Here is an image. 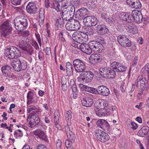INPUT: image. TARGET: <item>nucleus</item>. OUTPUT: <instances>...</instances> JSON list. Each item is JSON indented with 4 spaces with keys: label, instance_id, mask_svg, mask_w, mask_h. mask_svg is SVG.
<instances>
[{
    "label": "nucleus",
    "instance_id": "1",
    "mask_svg": "<svg viewBox=\"0 0 149 149\" xmlns=\"http://www.w3.org/2000/svg\"><path fill=\"white\" fill-rule=\"evenodd\" d=\"M14 24L17 30L22 31L26 29L28 25V20L24 16H18L14 19Z\"/></svg>",
    "mask_w": 149,
    "mask_h": 149
},
{
    "label": "nucleus",
    "instance_id": "2",
    "mask_svg": "<svg viewBox=\"0 0 149 149\" xmlns=\"http://www.w3.org/2000/svg\"><path fill=\"white\" fill-rule=\"evenodd\" d=\"M11 21L7 20L3 23L0 26L1 36L2 37L8 38L12 30Z\"/></svg>",
    "mask_w": 149,
    "mask_h": 149
},
{
    "label": "nucleus",
    "instance_id": "3",
    "mask_svg": "<svg viewBox=\"0 0 149 149\" xmlns=\"http://www.w3.org/2000/svg\"><path fill=\"white\" fill-rule=\"evenodd\" d=\"M6 55L9 59L19 57L21 55L19 49L15 47L11 46L6 49Z\"/></svg>",
    "mask_w": 149,
    "mask_h": 149
},
{
    "label": "nucleus",
    "instance_id": "4",
    "mask_svg": "<svg viewBox=\"0 0 149 149\" xmlns=\"http://www.w3.org/2000/svg\"><path fill=\"white\" fill-rule=\"evenodd\" d=\"M99 73L103 77L106 78H113L116 75L115 71L107 67H102L99 69Z\"/></svg>",
    "mask_w": 149,
    "mask_h": 149
},
{
    "label": "nucleus",
    "instance_id": "5",
    "mask_svg": "<svg viewBox=\"0 0 149 149\" xmlns=\"http://www.w3.org/2000/svg\"><path fill=\"white\" fill-rule=\"evenodd\" d=\"M66 29L70 31H76L80 28V24L79 21L74 19L67 22L65 25Z\"/></svg>",
    "mask_w": 149,
    "mask_h": 149
},
{
    "label": "nucleus",
    "instance_id": "6",
    "mask_svg": "<svg viewBox=\"0 0 149 149\" xmlns=\"http://www.w3.org/2000/svg\"><path fill=\"white\" fill-rule=\"evenodd\" d=\"M117 41L122 46L125 47H136L134 45H132L131 42L125 35H119L117 37Z\"/></svg>",
    "mask_w": 149,
    "mask_h": 149
},
{
    "label": "nucleus",
    "instance_id": "7",
    "mask_svg": "<svg viewBox=\"0 0 149 149\" xmlns=\"http://www.w3.org/2000/svg\"><path fill=\"white\" fill-rule=\"evenodd\" d=\"M95 135L97 139L102 142L107 141L109 139V135L101 130H96Z\"/></svg>",
    "mask_w": 149,
    "mask_h": 149
},
{
    "label": "nucleus",
    "instance_id": "8",
    "mask_svg": "<svg viewBox=\"0 0 149 149\" xmlns=\"http://www.w3.org/2000/svg\"><path fill=\"white\" fill-rule=\"evenodd\" d=\"M73 65L75 70L78 72H83L86 68V65L84 61L79 59L74 60Z\"/></svg>",
    "mask_w": 149,
    "mask_h": 149
},
{
    "label": "nucleus",
    "instance_id": "9",
    "mask_svg": "<svg viewBox=\"0 0 149 149\" xmlns=\"http://www.w3.org/2000/svg\"><path fill=\"white\" fill-rule=\"evenodd\" d=\"M89 11L87 9L84 7L82 8L76 12L75 18L78 20H81L89 15Z\"/></svg>",
    "mask_w": 149,
    "mask_h": 149
},
{
    "label": "nucleus",
    "instance_id": "10",
    "mask_svg": "<svg viewBox=\"0 0 149 149\" xmlns=\"http://www.w3.org/2000/svg\"><path fill=\"white\" fill-rule=\"evenodd\" d=\"M87 36L86 34L83 33L76 32L72 34V38L75 41L81 44L84 41H86L84 39V38L87 37Z\"/></svg>",
    "mask_w": 149,
    "mask_h": 149
},
{
    "label": "nucleus",
    "instance_id": "11",
    "mask_svg": "<svg viewBox=\"0 0 149 149\" xmlns=\"http://www.w3.org/2000/svg\"><path fill=\"white\" fill-rule=\"evenodd\" d=\"M72 126L65 125V127L68 139L72 143H73L75 139V134L73 132Z\"/></svg>",
    "mask_w": 149,
    "mask_h": 149
},
{
    "label": "nucleus",
    "instance_id": "12",
    "mask_svg": "<svg viewBox=\"0 0 149 149\" xmlns=\"http://www.w3.org/2000/svg\"><path fill=\"white\" fill-rule=\"evenodd\" d=\"M132 22L134 20L135 22L140 23L142 21L143 16L141 13L137 10H133L132 12Z\"/></svg>",
    "mask_w": 149,
    "mask_h": 149
},
{
    "label": "nucleus",
    "instance_id": "13",
    "mask_svg": "<svg viewBox=\"0 0 149 149\" xmlns=\"http://www.w3.org/2000/svg\"><path fill=\"white\" fill-rule=\"evenodd\" d=\"M95 29L97 34L101 35L107 33L109 31V30L106 25L100 23L96 26Z\"/></svg>",
    "mask_w": 149,
    "mask_h": 149
},
{
    "label": "nucleus",
    "instance_id": "14",
    "mask_svg": "<svg viewBox=\"0 0 149 149\" xmlns=\"http://www.w3.org/2000/svg\"><path fill=\"white\" fill-rule=\"evenodd\" d=\"M80 75L83 77L81 78L82 80L86 83L91 81L93 77V72L89 71L83 72Z\"/></svg>",
    "mask_w": 149,
    "mask_h": 149
},
{
    "label": "nucleus",
    "instance_id": "15",
    "mask_svg": "<svg viewBox=\"0 0 149 149\" xmlns=\"http://www.w3.org/2000/svg\"><path fill=\"white\" fill-rule=\"evenodd\" d=\"M111 66L113 69L117 72L125 71L126 69V67L123 64L118 62H112L111 64Z\"/></svg>",
    "mask_w": 149,
    "mask_h": 149
},
{
    "label": "nucleus",
    "instance_id": "16",
    "mask_svg": "<svg viewBox=\"0 0 149 149\" xmlns=\"http://www.w3.org/2000/svg\"><path fill=\"white\" fill-rule=\"evenodd\" d=\"M97 125L101 128L104 131H109L110 129V125L106 120L103 119H100L96 123Z\"/></svg>",
    "mask_w": 149,
    "mask_h": 149
},
{
    "label": "nucleus",
    "instance_id": "17",
    "mask_svg": "<svg viewBox=\"0 0 149 149\" xmlns=\"http://www.w3.org/2000/svg\"><path fill=\"white\" fill-rule=\"evenodd\" d=\"M97 93L102 95L107 96L110 93L109 90L104 86H101L97 87L96 89Z\"/></svg>",
    "mask_w": 149,
    "mask_h": 149
},
{
    "label": "nucleus",
    "instance_id": "18",
    "mask_svg": "<svg viewBox=\"0 0 149 149\" xmlns=\"http://www.w3.org/2000/svg\"><path fill=\"white\" fill-rule=\"evenodd\" d=\"M27 12L29 14H33L35 13L37 10L35 3L29 2L26 7Z\"/></svg>",
    "mask_w": 149,
    "mask_h": 149
},
{
    "label": "nucleus",
    "instance_id": "19",
    "mask_svg": "<svg viewBox=\"0 0 149 149\" xmlns=\"http://www.w3.org/2000/svg\"><path fill=\"white\" fill-rule=\"evenodd\" d=\"M33 114H31L29 124L31 125L36 126L39 123L40 120L38 116Z\"/></svg>",
    "mask_w": 149,
    "mask_h": 149
},
{
    "label": "nucleus",
    "instance_id": "20",
    "mask_svg": "<svg viewBox=\"0 0 149 149\" xmlns=\"http://www.w3.org/2000/svg\"><path fill=\"white\" fill-rule=\"evenodd\" d=\"M79 45V48L83 52L88 54H90L91 53V49L89 47L88 44L82 43Z\"/></svg>",
    "mask_w": 149,
    "mask_h": 149
},
{
    "label": "nucleus",
    "instance_id": "21",
    "mask_svg": "<svg viewBox=\"0 0 149 149\" xmlns=\"http://www.w3.org/2000/svg\"><path fill=\"white\" fill-rule=\"evenodd\" d=\"M33 133L34 135L38 136L40 138L45 141H47L48 140L43 131L38 129L34 131Z\"/></svg>",
    "mask_w": 149,
    "mask_h": 149
},
{
    "label": "nucleus",
    "instance_id": "22",
    "mask_svg": "<svg viewBox=\"0 0 149 149\" xmlns=\"http://www.w3.org/2000/svg\"><path fill=\"white\" fill-rule=\"evenodd\" d=\"M82 105L86 107H90L93 103V100L90 97H86L81 100Z\"/></svg>",
    "mask_w": 149,
    "mask_h": 149
},
{
    "label": "nucleus",
    "instance_id": "23",
    "mask_svg": "<svg viewBox=\"0 0 149 149\" xmlns=\"http://www.w3.org/2000/svg\"><path fill=\"white\" fill-rule=\"evenodd\" d=\"M66 71L67 75L70 76L73 75V68L72 64L68 62L66 63Z\"/></svg>",
    "mask_w": 149,
    "mask_h": 149
},
{
    "label": "nucleus",
    "instance_id": "24",
    "mask_svg": "<svg viewBox=\"0 0 149 149\" xmlns=\"http://www.w3.org/2000/svg\"><path fill=\"white\" fill-rule=\"evenodd\" d=\"M120 19L124 21H127L128 22L131 23L132 22L131 15H128L126 13H122L120 15Z\"/></svg>",
    "mask_w": 149,
    "mask_h": 149
},
{
    "label": "nucleus",
    "instance_id": "25",
    "mask_svg": "<svg viewBox=\"0 0 149 149\" xmlns=\"http://www.w3.org/2000/svg\"><path fill=\"white\" fill-rule=\"evenodd\" d=\"M19 59H15L11 63V65L14 70L17 72L21 71Z\"/></svg>",
    "mask_w": 149,
    "mask_h": 149
},
{
    "label": "nucleus",
    "instance_id": "26",
    "mask_svg": "<svg viewBox=\"0 0 149 149\" xmlns=\"http://www.w3.org/2000/svg\"><path fill=\"white\" fill-rule=\"evenodd\" d=\"M149 130V127L148 126H143L140 129L138 132V136L143 137L146 135Z\"/></svg>",
    "mask_w": 149,
    "mask_h": 149
},
{
    "label": "nucleus",
    "instance_id": "27",
    "mask_svg": "<svg viewBox=\"0 0 149 149\" xmlns=\"http://www.w3.org/2000/svg\"><path fill=\"white\" fill-rule=\"evenodd\" d=\"M90 60L94 61L95 63L100 62L102 59V56L98 54H93L91 55L90 57Z\"/></svg>",
    "mask_w": 149,
    "mask_h": 149
},
{
    "label": "nucleus",
    "instance_id": "28",
    "mask_svg": "<svg viewBox=\"0 0 149 149\" xmlns=\"http://www.w3.org/2000/svg\"><path fill=\"white\" fill-rule=\"evenodd\" d=\"M64 7V8L66 9V12H68L72 15L74 16L75 13V7L73 5L68 6L65 4L63 6Z\"/></svg>",
    "mask_w": 149,
    "mask_h": 149
},
{
    "label": "nucleus",
    "instance_id": "29",
    "mask_svg": "<svg viewBox=\"0 0 149 149\" xmlns=\"http://www.w3.org/2000/svg\"><path fill=\"white\" fill-rule=\"evenodd\" d=\"M61 16L63 20L68 21V22L73 19L72 18L73 16L68 13V12H66V11H64V12H62Z\"/></svg>",
    "mask_w": 149,
    "mask_h": 149
},
{
    "label": "nucleus",
    "instance_id": "30",
    "mask_svg": "<svg viewBox=\"0 0 149 149\" xmlns=\"http://www.w3.org/2000/svg\"><path fill=\"white\" fill-rule=\"evenodd\" d=\"M72 113L71 111L69 110L67 111L66 115H65V119L67 121V124L66 125H68L69 126H72L71 123V119L72 118Z\"/></svg>",
    "mask_w": 149,
    "mask_h": 149
},
{
    "label": "nucleus",
    "instance_id": "31",
    "mask_svg": "<svg viewBox=\"0 0 149 149\" xmlns=\"http://www.w3.org/2000/svg\"><path fill=\"white\" fill-rule=\"evenodd\" d=\"M96 45L95 49L94 50L95 52L100 53L103 52L104 48L101 43L97 42Z\"/></svg>",
    "mask_w": 149,
    "mask_h": 149
},
{
    "label": "nucleus",
    "instance_id": "32",
    "mask_svg": "<svg viewBox=\"0 0 149 149\" xmlns=\"http://www.w3.org/2000/svg\"><path fill=\"white\" fill-rule=\"evenodd\" d=\"M18 59L21 71L26 69L27 67V62L23 59L24 58H21Z\"/></svg>",
    "mask_w": 149,
    "mask_h": 149
},
{
    "label": "nucleus",
    "instance_id": "33",
    "mask_svg": "<svg viewBox=\"0 0 149 149\" xmlns=\"http://www.w3.org/2000/svg\"><path fill=\"white\" fill-rule=\"evenodd\" d=\"M128 28L129 29V31L130 33L135 34L136 33L138 32L137 27L136 26L133 25L131 23L128 25Z\"/></svg>",
    "mask_w": 149,
    "mask_h": 149
},
{
    "label": "nucleus",
    "instance_id": "34",
    "mask_svg": "<svg viewBox=\"0 0 149 149\" xmlns=\"http://www.w3.org/2000/svg\"><path fill=\"white\" fill-rule=\"evenodd\" d=\"M131 7L136 9H139L141 7V4L139 0H134Z\"/></svg>",
    "mask_w": 149,
    "mask_h": 149
},
{
    "label": "nucleus",
    "instance_id": "35",
    "mask_svg": "<svg viewBox=\"0 0 149 149\" xmlns=\"http://www.w3.org/2000/svg\"><path fill=\"white\" fill-rule=\"evenodd\" d=\"M23 50L26 51L27 54L29 55H32L33 53V48L30 45H26L25 47L24 48H23Z\"/></svg>",
    "mask_w": 149,
    "mask_h": 149
},
{
    "label": "nucleus",
    "instance_id": "36",
    "mask_svg": "<svg viewBox=\"0 0 149 149\" xmlns=\"http://www.w3.org/2000/svg\"><path fill=\"white\" fill-rule=\"evenodd\" d=\"M27 111L29 113L31 111L32 112V113H30V115L31 114L37 115L38 114H39L40 112V111H38V110L37 109L36 107L33 106L29 107L28 108Z\"/></svg>",
    "mask_w": 149,
    "mask_h": 149
},
{
    "label": "nucleus",
    "instance_id": "37",
    "mask_svg": "<svg viewBox=\"0 0 149 149\" xmlns=\"http://www.w3.org/2000/svg\"><path fill=\"white\" fill-rule=\"evenodd\" d=\"M26 38L24 36H22L21 38L19 40V47L23 49V48H24L26 46L25 45L26 44Z\"/></svg>",
    "mask_w": 149,
    "mask_h": 149
},
{
    "label": "nucleus",
    "instance_id": "38",
    "mask_svg": "<svg viewBox=\"0 0 149 149\" xmlns=\"http://www.w3.org/2000/svg\"><path fill=\"white\" fill-rule=\"evenodd\" d=\"M51 7L56 9L58 11L60 10V5L58 2L55 0H53L51 2Z\"/></svg>",
    "mask_w": 149,
    "mask_h": 149
},
{
    "label": "nucleus",
    "instance_id": "39",
    "mask_svg": "<svg viewBox=\"0 0 149 149\" xmlns=\"http://www.w3.org/2000/svg\"><path fill=\"white\" fill-rule=\"evenodd\" d=\"M146 79L145 78H143V80L137 82V86L140 89L146 88Z\"/></svg>",
    "mask_w": 149,
    "mask_h": 149
},
{
    "label": "nucleus",
    "instance_id": "40",
    "mask_svg": "<svg viewBox=\"0 0 149 149\" xmlns=\"http://www.w3.org/2000/svg\"><path fill=\"white\" fill-rule=\"evenodd\" d=\"M92 17V16H88L83 19V22L84 23L85 25L88 26H91Z\"/></svg>",
    "mask_w": 149,
    "mask_h": 149
},
{
    "label": "nucleus",
    "instance_id": "41",
    "mask_svg": "<svg viewBox=\"0 0 149 149\" xmlns=\"http://www.w3.org/2000/svg\"><path fill=\"white\" fill-rule=\"evenodd\" d=\"M33 93L31 91H29L28 92L27 94V104H29L32 103L33 97Z\"/></svg>",
    "mask_w": 149,
    "mask_h": 149
},
{
    "label": "nucleus",
    "instance_id": "42",
    "mask_svg": "<svg viewBox=\"0 0 149 149\" xmlns=\"http://www.w3.org/2000/svg\"><path fill=\"white\" fill-rule=\"evenodd\" d=\"M102 18H104L105 21L109 24H114L115 22V19L113 17H110L108 18L103 17L102 15Z\"/></svg>",
    "mask_w": 149,
    "mask_h": 149
},
{
    "label": "nucleus",
    "instance_id": "43",
    "mask_svg": "<svg viewBox=\"0 0 149 149\" xmlns=\"http://www.w3.org/2000/svg\"><path fill=\"white\" fill-rule=\"evenodd\" d=\"M97 41H90L88 43L89 47L91 49V52L92 50L94 51V49H95V46L96 45Z\"/></svg>",
    "mask_w": 149,
    "mask_h": 149
},
{
    "label": "nucleus",
    "instance_id": "44",
    "mask_svg": "<svg viewBox=\"0 0 149 149\" xmlns=\"http://www.w3.org/2000/svg\"><path fill=\"white\" fill-rule=\"evenodd\" d=\"M85 88V91H87L89 92L95 94L97 93L96 89L94 88L88 87L87 86H84Z\"/></svg>",
    "mask_w": 149,
    "mask_h": 149
},
{
    "label": "nucleus",
    "instance_id": "45",
    "mask_svg": "<svg viewBox=\"0 0 149 149\" xmlns=\"http://www.w3.org/2000/svg\"><path fill=\"white\" fill-rule=\"evenodd\" d=\"M98 106L100 108V109H108V105L107 103L103 102L102 103L100 102H99V105H98Z\"/></svg>",
    "mask_w": 149,
    "mask_h": 149
},
{
    "label": "nucleus",
    "instance_id": "46",
    "mask_svg": "<svg viewBox=\"0 0 149 149\" xmlns=\"http://www.w3.org/2000/svg\"><path fill=\"white\" fill-rule=\"evenodd\" d=\"M98 20L96 18L94 17H92L91 24V26H95L98 23Z\"/></svg>",
    "mask_w": 149,
    "mask_h": 149
},
{
    "label": "nucleus",
    "instance_id": "47",
    "mask_svg": "<svg viewBox=\"0 0 149 149\" xmlns=\"http://www.w3.org/2000/svg\"><path fill=\"white\" fill-rule=\"evenodd\" d=\"M44 10L43 9L41 8L39 11V19H44Z\"/></svg>",
    "mask_w": 149,
    "mask_h": 149
},
{
    "label": "nucleus",
    "instance_id": "48",
    "mask_svg": "<svg viewBox=\"0 0 149 149\" xmlns=\"http://www.w3.org/2000/svg\"><path fill=\"white\" fill-rule=\"evenodd\" d=\"M71 88L73 92V97L74 98H76L77 94V91L76 85L73 86L71 87Z\"/></svg>",
    "mask_w": 149,
    "mask_h": 149
},
{
    "label": "nucleus",
    "instance_id": "49",
    "mask_svg": "<svg viewBox=\"0 0 149 149\" xmlns=\"http://www.w3.org/2000/svg\"><path fill=\"white\" fill-rule=\"evenodd\" d=\"M141 72L144 73L149 72V63L146 64L145 67L142 69Z\"/></svg>",
    "mask_w": 149,
    "mask_h": 149
},
{
    "label": "nucleus",
    "instance_id": "50",
    "mask_svg": "<svg viewBox=\"0 0 149 149\" xmlns=\"http://www.w3.org/2000/svg\"><path fill=\"white\" fill-rule=\"evenodd\" d=\"M22 0H10L11 3L15 6L19 5Z\"/></svg>",
    "mask_w": 149,
    "mask_h": 149
},
{
    "label": "nucleus",
    "instance_id": "51",
    "mask_svg": "<svg viewBox=\"0 0 149 149\" xmlns=\"http://www.w3.org/2000/svg\"><path fill=\"white\" fill-rule=\"evenodd\" d=\"M58 113V111H57L55 112L54 113V121L55 123V126H56L58 124V121L59 119V116H58L57 114V117H56V113Z\"/></svg>",
    "mask_w": 149,
    "mask_h": 149
},
{
    "label": "nucleus",
    "instance_id": "52",
    "mask_svg": "<svg viewBox=\"0 0 149 149\" xmlns=\"http://www.w3.org/2000/svg\"><path fill=\"white\" fill-rule=\"evenodd\" d=\"M31 43L36 49L38 50L39 49L38 45L36 41L32 40L31 42Z\"/></svg>",
    "mask_w": 149,
    "mask_h": 149
},
{
    "label": "nucleus",
    "instance_id": "53",
    "mask_svg": "<svg viewBox=\"0 0 149 149\" xmlns=\"http://www.w3.org/2000/svg\"><path fill=\"white\" fill-rule=\"evenodd\" d=\"M56 147L57 149H61V141L60 139H58L56 141Z\"/></svg>",
    "mask_w": 149,
    "mask_h": 149
},
{
    "label": "nucleus",
    "instance_id": "54",
    "mask_svg": "<svg viewBox=\"0 0 149 149\" xmlns=\"http://www.w3.org/2000/svg\"><path fill=\"white\" fill-rule=\"evenodd\" d=\"M61 19L60 17L57 19L56 20V22L55 23V25L58 26L59 25L61 26V25H63V23L61 21Z\"/></svg>",
    "mask_w": 149,
    "mask_h": 149
},
{
    "label": "nucleus",
    "instance_id": "55",
    "mask_svg": "<svg viewBox=\"0 0 149 149\" xmlns=\"http://www.w3.org/2000/svg\"><path fill=\"white\" fill-rule=\"evenodd\" d=\"M131 128L133 130L136 129L138 127L137 124L135 123L132 122L131 123Z\"/></svg>",
    "mask_w": 149,
    "mask_h": 149
},
{
    "label": "nucleus",
    "instance_id": "56",
    "mask_svg": "<svg viewBox=\"0 0 149 149\" xmlns=\"http://www.w3.org/2000/svg\"><path fill=\"white\" fill-rule=\"evenodd\" d=\"M14 134L15 136L17 138L19 137H21L23 136L22 133V132H19L16 131H15Z\"/></svg>",
    "mask_w": 149,
    "mask_h": 149
},
{
    "label": "nucleus",
    "instance_id": "57",
    "mask_svg": "<svg viewBox=\"0 0 149 149\" xmlns=\"http://www.w3.org/2000/svg\"><path fill=\"white\" fill-rule=\"evenodd\" d=\"M125 83H123L121 85V86H120V89L121 91L123 92V93L125 92V90H126V85H125Z\"/></svg>",
    "mask_w": 149,
    "mask_h": 149
},
{
    "label": "nucleus",
    "instance_id": "58",
    "mask_svg": "<svg viewBox=\"0 0 149 149\" xmlns=\"http://www.w3.org/2000/svg\"><path fill=\"white\" fill-rule=\"evenodd\" d=\"M108 111V109H101L100 110V111L101 112V113H102V114L103 115V116H105L106 114H107V113Z\"/></svg>",
    "mask_w": 149,
    "mask_h": 149
},
{
    "label": "nucleus",
    "instance_id": "59",
    "mask_svg": "<svg viewBox=\"0 0 149 149\" xmlns=\"http://www.w3.org/2000/svg\"><path fill=\"white\" fill-rule=\"evenodd\" d=\"M36 149H47V148L45 145L40 144L36 147Z\"/></svg>",
    "mask_w": 149,
    "mask_h": 149
},
{
    "label": "nucleus",
    "instance_id": "60",
    "mask_svg": "<svg viewBox=\"0 0 149 149\" xmlns=\"http://www.w3.org/2000/svg\"><path fill=\"white\" fill-rule=\"evenodd\" d=\"M35 36H36V39H37L38 42L39 43L40 46H41V40L39 34L35 33Z\"/></svg>",
    "mask_w": 149,
    "mask_h": 149
},
{
    "label": "nucleus",
    "instance_id": "61",
    "mask_svg": "<svg viewBox=\"0 0 149 149\" xmlns=\"http://www.w3.org/2000/svg\"><path fill=\"white\" fill-rule=\"evenodd\" d=\"M71 143H72L70 142V141H69V139H68L66 140L65 141V145L67 148H68L70 146L72 145Z\"/></svg>",
    "mask_w": 149,
    "mask_h": 149
},
{
    "label": "nucleus",
    "instance_id": "62",
    "mask_svg": "<svg viewBox=\"0 0 149 149\" xmlns=\"http://www.w3.org/2000/svg\"><path fill=\"white\" fill-rule=\"evenodd\" d=\"M97 40L98 41H99V42H101V44L102 43L103 44H105V41L104 40V39L103 38L101 37H99L98 38H97Z\"/></svg>",
    "mask_w": 149,
    "mask_h": 149
},
{
    "label": "nucleus",
    "instance_id": "63",
    "mask_svg": "<svg viewBox=\"0 0 149 149\" xmlns=\"http://www.w3.org/2000/svg\"><path fill=\"white\" fill-rule=\"evenodd\" d=\"M51 4V3L49 2V0H45V7L46 8H48L50 6V4Z\"/></svg>",
    "mask_w": 149,
    "mask_h": 149
},
{
    "label": "nucleus",
    "instance_id": "64",
    "mask_svg": "<svg viewBox=\"0 0 149 149\" xmlns=\"http://www.w3.org/2000/svg\"><path fill=\"white\" fill-rule=\"evenodd\" d=\"M11 6L12 7V10H16V11L19 12H20L21 10V9L20 7H18L15 6H13L11 5Z\"/></svg>",
    "mask_w": 149,
    "mask_h": 149
}]
</instances>
